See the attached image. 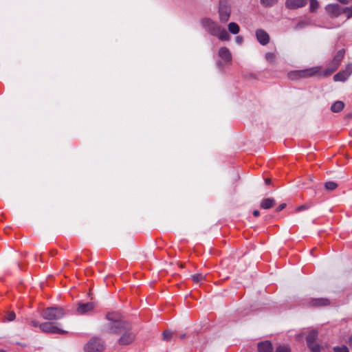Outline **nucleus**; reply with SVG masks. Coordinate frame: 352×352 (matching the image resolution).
Masks as SVG:
<instances>
[{
	"mask_svg": "<svg viewBox=\"0 0 352 352\" xmlns=\"http://www.w3.org/2000/svg\"><path fill=\"white\" fill-rule=\"evenodd\" d=\"M206 279V275H203L202 274H197L192 276V280L194 283H198L201 280Z\"/></svg>",
	"mask_w": 352,
	"mask_h": 352,
	"instance_id": "22",
	"label": "nucleus"
},
{
	"mask_svg": "<svg viewBox=\"0 0 352 352\" xmlns=\"http://www.w3.org/2000/svg\"><path fill=\"white\" fill-rule=\"evenodd\" d=\"M339 2L341 3L346 4L349 3L350 1H352V0H338Z\"/></svg>",
	"mask_w": 352,
	"mask_h": 352,
	"instance_id": "35",
	"label": "nucleus"
},
{
	"mask_svg": "<svg viewBox=\"0 0 352 352\" xmlns=\"http://www.w3.org/2000/svg\"><path fill=\"white\" fill-rule=\"evenodd\" d=\"M318 338V332L315 330L311 331L307 337V343L311 352H320V346L315 344Z\"/></svg>",
	"mask_w": 352,
	"mask_h": 352,
	"instance_id": "10",
	"label": "nucleus"
},
{
	"mask_svg": "<svg viewBox=\"0 0 352 352\" xmlns=\"http://www.w3.org/2000/svg\"><path fill=\"white\" fill-rule=\"evenodd\" d=\"M307 0H287L285 6L292 10L302 8L306 6Z\"/></svg>",
	"mask_w": 352,
	"mask_h": 352,
	"instance_id": "14",
	"label": "nucleus"
},
{
	"mask_svg": "<svg viewBox=\"0 0 352 352\" xmlns=\"http://www.w3.org/2000/svg\"><path fill=\"white\" fill-rule=\"evenodd\" d=\"M219 19L221 23H226L231 14V6L226 0H221L219 6Z\"/></svg>",
	"mask_w": 352,
	"mask_h": 352,
	"instance_id": "5",
	"label": "nucleus"
},
{
	"mask_svg": "<svg viewBox=\"0 0 352 352\" xmlns=\"http://www.w3.org/2000/svg\"><path fill=\"white\" fill-rule=\"evenodd\" d=\"M122 336L119 339V344L120 345H126L131 343L135 339V334L131 331V325L128 323L127 329H121Z\"/></svg>",
	"mask_w": 352,
	"mask_h": 352,
	"instance_id": "8",
	"label": "nucleus"
},
{
	"mask_svg": "<svg viewBox=\"0 0 352 352\" xmlns=\"http://www.w3.org/2000/svg\"><path fill=\"white\" fill-rule=\"evenodd\" d=\"M265 184L267 185L270 184L271 182L270 179H265Z\"/></svg>",
	"mask_w": 352,
	"mask_h": 352,
	"instance_id": "39",
	"label": "nucleus"
},
{
	"mask_svg": "<svg viewBox=\"0 0 352 352\" xmlns=\"http://www.w3.org/2000/svg\"><path fill=\"white\" fill-rule=\"evenodd\" d=\"M325 10L332 18L338 17L342 13V8L336 3L327 5Z\"/></svg>",
	"mask_w": 352,
	"mask_h": 352,
	"instance_id": "12",
	"label": "nucleus"
},
{
	"mask_svg": "<svg viewBox=\"0 0 352 352\" xmlns=\"http://www.w3.org/2000/svg\"><path fill=\"white\" fill-rule=\"evenodd\" d=\"M104 349L103 342L97 338L91 339L85 346V352H102Z\"/></svg>",
	"mask_w": 352,
	"mask_h": 352,
	"instance_id": "9",
	"label": "nucleus"
},
{
	"mask_svg": "<svg viewBox=\"0 0 352 352\" xmlns=\"http://www.w3.org/2000/svg\"><path fill=\"white\" fill-rule=\"evenodd\" d=\"M266 60L270 63H274L276 59V56L274 53L269 52L265 54Z\"/></svg>",
	"mask_w": 352,
	"mask_h": 352,
	"instance_id": "26",
	"label": "nucleus"
},
{
	"mask_svg": "<svg viewBox=\"0 0 352 352\" xmlns=\"http://www.w3.org/2000/svg\"><path fill=\"white\" fill-rule=\"evenodd\" d=\"M352 74V63L348 64L344 70H342L333 76L335 81H344Z\"/></svg>",
	"mask_w": 352,
	"mask_h": 352,
	"instance_id": "11",
	"label": "nucleus"
},
{
	"mask_svg": "<svg viewBox=\"0 0 352 352\" xmlns=\"http://www.w3.org/2000/svg\"><path fill=\"white\" fill-rule=\"evenodd\" d=\"M235 41L237 44L241 45L243 41V38L241 36H237L235 38Z\"/></svg>",
	"mask_w": 352,
	"mask_h": 352,
	"instance_id": "32",
	"label": "nucleus"
},
{
	"mask_svg": "<svg viewBox=\"0 0 352 352\" xmlns=\"http://www.w3.org/2000/svg\"><path fill=\"white\" fill-rule=\"evenodd\" d=\"M312 306H324L329 304V301L326 298H316L311 302Z\"/></svg>",
	"mask_w": 352,
	"mask_h": 352,
	"instance_id": "20",
	"label": "nucleus"
},
{
	"mask_svg": "<svg viewBox=\"0 0 352 352\" xmlns=\"http://www.w3.org/2000/svg\"><path fill=\"white\" fill-rule=\"evenodd\" d=\"M201 27L210 35L217 36L221 41H229L230 36L228 31L216 21L210 18H203L200 21Z\"/></svg>",
	"mask_w": 352,
	"mask_h": 352,
	"instance_id": "1",
	"label": "nucleus"
},
{
	"mask_svg": "<svg viewBox=\"0 0 352 352\" xmlns=\"http://www.w3.org/2000/svg\"><path fill=\"white\" fill-rule=\"evenodd\" d=\"M319 8V3L317 0H310L309 8L311 12H314Z\"/></svg>",
	"mask_w": 352,
	"mask_h": 352,
	"instance_id": "23",
	"label": "nucleus"
},
{
	"mask_svg": "<svg viewBox=\"0 0 352 352\" xmlns=\"http://www.w3.org/2000/svg\"><path fill=\"white\" fill-rule=\"evenodd\" d=\"M256 36L258 41L263 45H267L270 41L269 34L262 29L256 31Z\"/></svg>",
	"mask_w": 352,
	"mask_h": 352,
	"instance_id": "15",
	"label": "nucleus"
},
{
	"mask_svg": "<svg viewBox=\"0 0 352 352\" xmlns=\"http://www.w3.org/2000/svg\"><path fill=\"white\" fill-rule=\"evenodd\" d=\"M349 346L352 349V335H351V337L349 339Z\"/></svg>",
	"mask_w": 352,
	"mask_h": 352,
	"instance_id": "38",
	"label": "nucleus"
},
{
	"mask_svg": "<svg viewBox=\"0 0 352 352\" xmlns=\"http://www.w3.org/2000/svg\"><path fill=\"white\" fill-rule=\"evenodd\" d=\"M228 31L233 34H236L239 32L240 28L239 25L234 22H231L228 25Z\"/></svg>",
	"mask_w": 352,
	"mask_h": 352,
	"instance_id": "21",
	"label": "nucleus"
},
{
	"mask_svg": "<svg viewBox=\"0 0 352 352\" xmlns=\"http://www.w3.org/2000/svg\"><path fill=\"white\" fill-rule=\"evenodd\" d=\"M106 318L110 322L109 328L111 333H118L121 332L122 328H128V323L121 319V316L118 313H108Z\"/></svg>",
	"mask_w": 352,
	"mask_h": 352,
	"instance_id": "2",
	"label": "nucleus"
},
{
	"mask_svg": "<svg viewBox=\"0 0 352 352\" xmlns=\"http://www.w3.org/2000/svg\"><path fill=\"white\" fill-rule=\"evenodd\" d=\"M66 312L61 307H50L43 310L42 317L47 320H57L62 318Z\"/></svg>",
	"mask_w": 352,
	"mask_h": 352,
	"instance_id": "3",
	"label": "nucleus"
},
{
	"mask_svg": "<svg viewBox=\"0 0 352 352\" xmlns=\"http://www.w3.org/2000/svg\"><path fill=\"white\" fill-rule=\"evenodd\" d=\"M334 352H349V349L346 346H335L333 348Z\"/></svg>",
	"mask_w": 352,
	"mask_h": 352,
	"instance_id": "27",
	"label": "nucleus"
},
{
	"mask_svg": "<svg viewBox=\"0 0 352 352\" xmlns=\"http://www.w3.org/2000/svg\"><path fill=\"white\" fill-rule=\"evenodd\" d=\"M162 336L164 340L168 341L171 338V332L168 330L164 331Z\"/></svg>",
	"mask_w": 352,
	"mask_h": 352,
	"instance_id": "30",
	"label": "nucleus"
},
{
	"mask_svg": "<svg viewBox=\"0 0 352 352\" xmlns=\"http://www.w3.org/2000/svg\"><path fill=\"white\" fill-rule=\"evenodd\" d=\"M307 208H308V206L307 205H302V206H300L298 207L296 210L297 211H301V210H306Z\"/></svg>",
	"mask_w": 352,
	"mask_h": 352,
	"instance_id": "34",
	"label": "nucleus"
},
{
	"mask_svg": "<svg viewBox=\"0 0 352 352\" xmlns=\"http://www.w3.org/2000/svg\"><path fill=\"white\" fill-rule=\"evenodd\" d=\"M219 56L226 63H230L232 60V54L228 48L226 47H220L218 52Z\"/></svg>",
	"mask_w": 352,
	"mask_h": 352,
	"instance_id": "16",
	"label": "nucleus"
},
{
	"mask_svg": "<svg viewBox=\"0 0 352 352\" xmlns=\"http://www.w3.org/2000/svg\"><path fill=\"white\" fill-rule=\"evenodd\" d=\"M275 204V199L273 198L264 199L261 202V208L263 209H270Z\"/></svg>",
	"mask_w": 352,
	"mask_h": 352,
	"instance_id": "18",
	"label": "nucleus"
},
{
	"mask_svg": "<svg viewBox=\"0 0 352 352\" xmlns=\"http://www.w3.org/2000/svg\"><path fill=\"white\" fill-rule=\"evenodd\" d=\"M58 325L59 323L57 322H45L39 324V328L43 332L47 333L65 334L67 333V331L59 328Z\"/></svg>",
	"mask_w": 352,
	"mask_h": 352,
	"instance_id": "6",
	"label": "nucleus"
},
{
	"mask_svg": "<svg viewBox=\"0 0 352 352\" xmlns=\"http://www.w3.org/2000/svg\"><path fill=\"white\" fill-rule=\"evenodd\" d=\"M96 305L93 302L79 303L76 311L79 314H87L95 308Z\"/></svg>",
	"mask_w": 352,
	"mask_h": 352,
	"instance_id": "13",
	"label": "nucleus"
},
{
	"mask_svg": "<svg viewBox=\"0 0 352 352\" xmlns=\"http://www.w3.org/2000/svg\"><path fill=\"white\" fill-rule=\"evenodd\" d=\"M15 317H16V315H15L14 312L10 311V312L7 313L6 320L8 321H12L15 319Z\"/></svg>",
	"mask_w": 352,
	"mask_h": 352,
	"instance_id": "31",
	"label": "nucleus"
},
{
	"mask_svg": "<svg viewBox=\"0 0 352 352\" xmlns=\"http://www.w3.org/2000/svg\"><path fill=\"white\" fill-rule=\"evenodd\" d=\"M276 352H291L290 349L285 345L279 346L277 349Z\"/></svg>",
	"mask_w": 352,
	"mask_h": 352,
	"instance_id": "29",
	"label": "nucleus"
},
{
	"mask_svg": "<svg viewBox=\"0 0 352 352\" xmlns=\"http://www.w3.org/2000/svg\"><path fill=\"white\" fill-rule=\"evenodd\" d=\"M0 352H5V351H0Z\"/></svg>",
	"mask_w": 352,
	"mask_h": 352,
	"instance_id": "40",
	"label": "nucleus"
},
{
	"mask_svg": "<svg viewBox=\"0 0 352 352\" xmlns=\"http://www.w3.org/2000/svg\"><path fill=\"white\" fill-rule=\"evenodd\" d=\"M286 206V204H281L278 206V207L276 208V212H279V211H281L282 210H283Z\"/></svg>",
	"mask_w": 352,
	"mask_h": 352,
	"instance_id": "33",
	"label": "nucleus"
},
{
	"mask_svg": "<svg viewBox=\"0 0 352 352\" xmlns=\"http://www.w3.org/2000/svg\"><path fill=\"white\" fill-rule=\"evenodd\" d=\"M320 70L318 67H312L304 70L296 71L289 74L292 79H297L300 78L310 77L316 74Z\"/></svg>",
	"mask_w": 352,
	"mask_h": 352,
	"instance_id": "7",
	"label": "nucleus"
},
{
	"mask_svg": "<svg viewBox=\"0 0 352 352\" xmlns=\"http://www.w3.org/2000/svg\"><path fill=\"white\" fill-rule=\"evenodd\" d=\"M344 56V50H340L333 57V60L329 63L327 68L323 72V76H327L333 74L340 65Z\"/></svg>",
	"mask_w": 352,
	"mask_h": 352,
	"instance_id": "4",
	"label": "nucleus"
},
{
	"mask_svg": "<svg viewBox=\"0 0 352 352\" xmlns=\"http://www.w3.org/2000/svg\"><path fill=\"white\" fill-rule=\"evenodd\" d=\"M258 352H272V344L270 341L261 342L258 344Z\"/></svg>",
	"mask_w": 352,
	"mask_h": 352,
	"instance_id": "17",
	"label": "nucleus"
},
{
	"mask_svg": "<svg viewBox=\"0 0 352 352\" xmlns=\"http://www.w3.org/2000/svg\"><path fill=\"white\" fill-rule=\"evenodd\" d=\"M278 0H261V3L265 7H270L274 5Z\"/></svg>",
	"mask_w": 352,
	"mask_h": 352,
	"instance_id": "25",
	"label": "nucleus"
},
{
	"mask_svg": "<svg viewBox=\"0 0 352 352\" xmlns=\"http://www.w3.org/2000/svg\"><path fill=\"white\" fill-rule=\"evenodd\" d=\"M253 215H254V217H258V216H259V211H258V210H254V212H253Z\"/></svg>",
	"mask_w": 352,
	"mask_h": 352,
	"instance_id": "36",
	"label": "nucleus"
},
{
	"mask_svg": "<svg viewBox=\"0 0 352 352\" xmlns=\"http://www.w3.org/2000/svg\"><path fill=\"white\" fill-rule=\"evenodd\" d=\"M342 13L346 14L347 19L352 17V6L351 8H342Z\"/></svg>",
	"mask_w": 352,
	"mask_h": 352,
	"instance_id": "28",
	"label": "nucleus"
},
{
	"mask_svg": "<svg viewBox=\"0 0 352 352\" xmlns=\"http://www.w3.org/2000/svg\"><path fill=\"white\" fill-rule=\"evenodd\" d=\"M325 188L329 190H333L338 187V184L334 182H327L324 184Z\"/></svg>",
	"mask_w": 352,
	"mask_h": 352,
	"instance_id": "24",
	"label": "nucleus"
},
{
	"mask_svg": "<svg viewBox=\"0 0 352 352\" xmlns=\"http://www.w3.org/2000/svg\"><path fill=\"white\" fill-rule=\"evenodd\" d=\"M344 107V103L342 101L338 100L335 102L331 107V110L334 113L341 111Z\"/></svg>",
	"mask_w": 352,
	"mask_h": 352,
	"instance_id": "19",
	"label": "nucleus"
},
{
	"mask_svg": "<svg viewBox=\"0 0 352 352\" xmlns=\"http://www.w3.org/2000/svg\"><path fill=\"white\" fill-rule=\"evenodd\" d=\"M32 324L34 327H38V326L39 327V324H38V322L36 321H34V320L32 321Z\"/></svg>",
	"mask_w": 352,
	"mask_h": 352,
	"instance_id": "37",
	"label": "nucleus"
}]
</instances>
